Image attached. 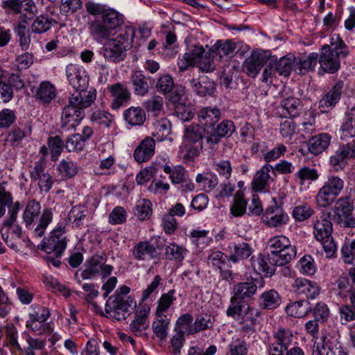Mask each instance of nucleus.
<instances>
[{"mask_svg": "<svg viewBox=\"0 0 355 355\" xmlns=\"http://www.w3.org/2000/svg\"><path fill=\"white\" fill-rule=\"evenodd\" d=\"M66 74L70 85L76 91L69 98L62 114V128L75 129L85 116L84 109L89 107L96 98V90L86 91L89 76L83 67L70 64L66 68Z\"/></svg>", "mask_w": 355, "mask_h": 355, "instance_id": "nucleus-1", "label": "nucleus"}, {"mask_svg": "<svg viewBox=\"0 0 355 355\" xmlns=\"http://www.w3.org/2000/svg\"><path fill=\"white\" fill-rule=\"evenodd\" d=\"M135 31L132 27H125L114 38L108 39L101 49L103 57L115 63L123 61L127 51L132 47Z\"/></svg>", "mask_w": 355, "mask_h": 355, "instance_id": "nucleus-2", "label": "nucleus"}, {"mask_svg": "<svg viewBox=\"0 0 355 355\" xmlns=\"http://www.w3.org/2000/svg\"><path fill=\"white\" fill-rule=\"evenodd\" d=\"M348 53L346 44L338 35L331 37V46L326 44L320 49L318 60L320 69L325 73L337 72L340 67V58H345Z\"/></svg>", "mask_w": 355, "mask_h": 355, "instance_id": "nucleus-3", "label": "nucleus"}, {"mask_svg": "<svg viewBox=\"0 0 355 355\" xmlns=\"http://www.w3.org/2000/svg\"><path fill=\"white\" fill-rule=\"evenodd\" d=\"M65 226L59 225L52 230L47 238L42 240L38 249L47 254L45 259L53 266H60V259L67 248V237L64 235Z\"/></svg>", "mask_w": 355, "mask_h": 355, "instance_id": "nucleus-4", "label": "nucleus"}, {"mask_svg": "<svg viewBox=\"0 0 355 355\" xmlns=\"http://www.w3.org/2000/svg\"><path fill=\"white\" fill-rule=\"evenodd\" d=\"M207 137V129L199 125H190L185 128L183 142L180 147L179 153L186 162L197 157L202 150V140Z\"/></svg>", "mask_w": 355, "mask_h": 355, "instance_id": "nucleus-5", "label": "nucleus"}, {"mask_svg": "<svg viewBox=\"0 0 355 355\" xmlns=\"http://www.w3.org/2000/svg\"><path fill=\"white\" fill-rule=\"evenodd\" d=\"M345 187V181L338 175H329L322 186L319 189L315 203L320 208H327L336 201Z\"/></svg>", "mask_w": 355, "mask_h": 355, "instance_id": "nucleus-6", "label": "nucleus"}, {"mask_svg": "<svg viewBox=\"0 0 355 355\" xmlns=\"http://www.w3.org/2000/svg\"><path fill=\"white\" fill-rule=\"evenodd\" d=\"M136 307V302L131 297H124L120 294L110 296L105 303V312L116 320L126 319Z\"/></svg>", "mask_w": 355, "mask_h": 355, "instance_id": "nucleus-7", "label": "nucleus"}, {"mask_svg": "<svg viewBox=\"0 0 355 355\" xmlns=\"http://www.w3.org/2000/svg\"><path fill=\"white\" fill-rule=\"evenodd\" d=\"M107 255L104 253L101 254H95L87 259L85 263V269L81 272V277L84 279H91L97 275H101L102 279L110 276L114 268L112 266L106 264Z\"/></svg>", "mask_w": 355, "mask_h": 355, "instance_id": "nucleus-8", "label": "nucleus"}, {"mask_svg": "<svg viewBox=\"0 0 355 355\" xmlns=\"http://www.w3.org/2000/svg\"><path fill=\"white\" fill-rule=\"evenodd\" d=\"M354 204L350 197L345 196L338 198L333 207L334 218L341 227L354 228L355 214Z\"/></svg>", "mask_w": 355, "mask_h": 355, "instance_id": "nucleus-9", "label": "nucleus"}, {"mask_svg": "<svg viewBox=\"0 0 355 355\" xmlns=\"http://www.w3.org/2000/svg\"><path fill=\"white\" fill-rule=\"evenodd\" d=\"M290 261L279 257L275 253H268L267 256L259 254L257 259L251 258L252 267L254 270L261 274L272 276L275 274L277 266H283Z\"/></svg>", "mask_w": 355, "mask_h": 355, "instance_id": "nucleus-10", "label": "nucleus"}, {"mask_svg": "<svg viewBox=\"0 0 355 355\" xmlns=\"http://www.w3.org/2000/svg\"><path fill=\"white\" fill-rule=\"evenodd\" d=\"M273 341L268 344V355H280L292 345L294 335L289 328L278 327L272 331Z\"/></svg>", "mask_w": 355, "mask_h": 355, "instance_id": "nucleus-11", "label": "nucleus"}, {"mask_svg": "<svg viewBox=\"0 0 355 355\" xmlns=\"http://www.w3.org/2000/svg\"><path fill=\"white\" fill-rule=\"evenodd\" d=\"M293 62L294 56L291 54L279 60L275 56L268 55V61L263 73V80L267 82L268 78L275 76L276 73L281 76H288L293 67Z\"/></svg>", "mask_w": 355, "mask_h": 355, "instance_id": "nucleus-12", "label": "nucleus"}, {"mask_svg": "<svg viewBox=\"0 0 355 355\" xmlns=\"http://www.w3.org/2000/svg\"><path fill=\"white\" fill-rule=\"evenodd\" d=\"M268 247L272 249L270 253H275L277 256L291 261L295 257L296 248L291 244V241L284 235L275 236L268 242Z\"/></svg>", "mask_w": 355, "mask_h": 355, "instance_id": "nucleus-13", "label": "nucleus"}, {"mask_svg": "<svg viewBox=\"0 0 355 355\" xmlns=\"http://www.w3.org/2000/svg\"><path fill=\"white\" fill-rule=\"evenodd\" d=\"M235 130L236 127L233 121L224 120L212 125L210 130L207 129L206 143L209 146H214L219 143L222 137H230Z\"/></svg>", "mask_w": 355, "mask_h": 355, "instance_id": "nucleus-14", "label": "nucleus"}, {"mask_svg": "<svg viewBox=\"0 0 355 355\" xmlns=\"http://www.w3.org/2000/svg\"><path fill=\"white\" fill-rule=\"evenodd\" d=\"M355 158V142L342 145L330 157V164L336 171H338L346 166L350 159Z\"/></svg>", "mask_w": 355, "mask_h": 355, "instance_id": "nucleus-15", "label": "nucleus"}, {"mask_svg": "<svg viewBox=\"0 0 355 355\" xmlns=\"http://www.w3.org/2000/svg\"><path fill=\"white\" fill-rule=\"evenodd\" d=\"M263 285L264 280L261 277L238 283L234 287L232 297L240 300L250 299L257 293V288L263 287Z\"/></svg>", "mask_w": 355, "mask_h": 355, "instance_id": "nucleus-16", "label": "nucleus"}, {"mask_svg": "<svg viewBox=\"0 0 355 355\" xmlns=\"http://www.w3.org/2000/svg\"><path fill=\"white\" fill-rule=\"evenodd\" d=\"M331 212H323L313 220V235L317 241H323L331 236L333 225L331 222Z\"/></svg>", "mask_w": 355, "mask_h": 355, "instance_id": "nucleus-17", "label": "nucleus"}, {"mask_svg": "<svg viewBox=\"0 0 355 355\" xmlns=\"http://www.w3.org/2000/svg\"><path fill=\"white\" fill-rule=\"evenodd\" d=\"M268 61V55L266 52L253 51L243 63V70L251 77H255L261 67Z\"/></svg>", "mask_w": 355, "mask_h": 355, "instance_id": "nucleus-18", "label": "nucleus"}, {"mask_svg": "<svg viewBox=\"0 0 355 355\" xmlns=\"http://www.w3.org/2000/svg\"><path fill=\"white\" fill-rule=\"evenodd\" d=\"M108 90L112 98L110 105L112 110H119L130 100V92L128 87L120 83L110 86Z\"/></svg>", "mask_w": 355, "mask_h": 355, "instance_id": "nucleus-19", "label": "nucleus"}, {"mask_svg": "<svg viewBox=\"0 0 355 355\" xmlns=\"http://www.w3.org/2000/svg\"><path fill=\"white\" fill-rule=\"evenodd\" d=\"M150 311L149 306L145 304L135 312L134 320L130 324V329L135 336H141L142 331L149 327Z\"/></svg>", "mask_w": 355, "mask_h": 355, "instance_id": "nucleus-20", "label": "nucleus"}, {"mask_svg": "<svg viewBox=\"0 0 355 355\" xmlns=\"http://www.w3.org/2000/svg\"><path fill=\"white\" fill-rule=\"evenodd\" d=\"M344 83L342 80L338 81L334 86L322 97L319 102V107L323 112L331 110L339 101Z\"/></svg>", "mask_w": 355, "mask_h": 355, "instance_id": "nucleus-21", "label": "nucleus"}, {"mask_svg": "<svg viewBox=\"0 0 355 355\" xmlns=\"http://www.w3.org/2000/svg\"><path fill=\"white\" fill-rule=\"evenodd\" d=\"M263 220L270 227H277L286 224L288 220V216L275 203L266 209Z\"/></svg>", "mask_w": 355, "mask_h": 355, "instance_id": "nucleus-22", "label": "nucleus"}, {"mask_svg": "<svg viewBox=\"0 0 355 355\" xmlns=\"http://www.w3.org/2000/svg\"><path fill=\"white\" fill-rule=\"evenodd\" d=\"M293 287L297 295H302L311 299L315 298L320 291L315 282L304 278H297L294 281Z\"/></svg>", "mask_w": 355, "mask_h": 355, "instance_id": "nucleus-23", "label": "nucleus"}, {"mask_svg": "<svg viewBox=\"0 0 355 355\" xmlns=\"http://www.w3.org/2000/svg\"><path fill=\"white\" fill-rule=\"evenodd\" d=\"M155 141L150 137H146L137 147L134 157L137 162L148 161L155 153Z\"/></svg>", "mask_w": 355, "mask_h": 355, "instance_id": "nucleus-24", "label": "nucleus"}, {"mask_svg": "<svg viewBox=\"0 0 355 355\" xmlns=\"http://www.w3.org/2000/svg\"><path fill=\"white\" fill-rule=\"evenodd\" d=\"M331 137L327 133H320L311 137L308 141L309 151L318 155L324 151L329 146Z\"/></svg>", "mask_w": 355, "mask_h": 355, "instance_id": "nucleus-25", "label": "nucleus"}, {"mask_svg": "<svg viewBox=\"0 0 355 355\" xmlns=\"http://www.w3.org/2000/svg\"><path fill=\"white\" fill-rule=\"evenodd\" d=\"M161 248V246L155 245L148 241H141L134 247L132 254L137 260H144L146 254L149 255L151 259H154L159 255L157 248L160 249Z\"/></svg>", "mask_w": 355, "mask_h": 355, "instance_id": "nucleus-26", "label": "nucleus"}, {"mask_svg": "<svg viewBox=\"0 0 355 355\" xmlns=\"http://www.w3.org/2000/svg\"><path fill=\"white\" fill-rule=\"evenodd\" d=\"M89 30L93 39L99 43L108 39L112 33L101 19H97L90 22L89 24Z\"/></svg>", "mask_w": 355, "mask_h": 355, "instance_id": "nucleus-27", "label": "nucleus"}, {"mask_svg": "<svg viewBox=\"0 0 355 355\" xmlns=\"http://www.w3.org/2000/svg\"><path fill=\"white\" fill-rule=\"evenodd\" d=\"M281 107L283 110L282 114L284 116L295 118L301 114L303 105L300 98L289 96L281 101Z\"/></svg>", "mask_w": 355, "mask_h": 355, "instance_id": "nucleus-28", "label": "nucleus"}, {"mask_svg": "<svg viewBox=\"0 0 355 355\" xmlns=\"http://www.w3.org/2000/svg\"><path fill=\"white\" fill-rule=\"evenodd\" d=\"M31 133V128L27 125H14L8 132L6 141L12 147L20 146L21 141Z\"/></svg>", "mask_w": 355, "mask_h": 355, "instance_id": "nucleus-29", "label": "nucleus"}, {"mask_svg": "<svg viewBox=\"0 0 355 355\" xmlns=\"http://www.w3.org/2000/svg\"><path fill=\"white\" fill-rule=\"evenodd\" d=\"M149 80L150 78L146 76L141 71H135L130 77L134 93L138 96H144L147 94L149 89Z\"/></svg>", "mask_w": 355, "mask_h": 355, "instance_id": "nucleus-30", "label": "nucleus"}, {"mask_svg": "<svg viewBox=\"0 0 355 355\" xmlns=\"http://www.w3.org/2000/svg\"><path fill=\"white\" fill-rule=\"evenodd\" d=\"M204 53L205 49L202 46H194L192 49L184 54L180 71H184L189 67L196 65L204 58Z\"/></svg>", "mask_w": 355, "mask_h": 355, "instance_id": "nucleus-31", "label": "nucleus"}, {"mask_svg": "<svg viewBox=\"0 0 355 355\" xmlns=\"http://www.w3.org/2000/svg\"><path fill=\"white\" fill-rule=\"evenodd\" d=\"M193 91L200 96H211L215 90L214 83L207 77L200 80L191 79L190 80Z\"/></svg>", "mask_w": 355, "mask_h": 355, "instance_id": "nucleus-32", "label": "nucleus"}, {"mask_svg": "<svg viewBox=\"0 0 355 355\" xmlns=\"http://www.w3.org/2000/svg\"><path fill=\"white\" fill-rule=\"evenodd\" d=\"M272 169V166L265 164L257 172L252 182V188L255 191L261 192L266 189L270 179L269 172Z\"/></svg>", "mask_w": 355, "mask_h": 355, "instance_id": "nucleus-33", "label": "nucleus"}, {"mask_svg": "<svg viewBox=\"0 0 355 355\" xmlns=\"http://www.w3.org/2000/svg\"><path fill=\"white\" fill-rule=\"evenodd\" d=\"M40 209V203L35 199H32L27 202L23 212V220L26 227H31L35 219L38 217Z\"/></svg>", "mask_w": 355, "mask_h": 355, "instance_id": "nucleus-34", "label": "nucleus"}, {"mask_svg": "<svg viewBox=\"0 0 355 355\" xmlns=\"http://www.w3.org/2000/svg\"><path fill=\"white\" fill-rule=\"evenodd\" d=\"M234 252L230 255L229 260L233 263H237L239 260L248 258L252 250L248 243L242 241H235L233 243Z\"/></svg>", "mask_w": 355, "mask_h": 355, "instance_id": "nucleus-35", "label": "nucleus"}, {"mask_svg": "<svg viewBox=\"0 0 355 355\" xmlns=\"http://www.w3.org/2000/svg\"><path fill=\"white\" fill-rule=\"evenodd\" d=\"M236 49V44L230 40H226L224 42L218 41L210 49L212 57L218 56L221 59L223 56H232Z\"/></svg>", "mask_w": 355, "mask_h": 355, "instance_id": "nucleus-36", "label": "nucleus"}, {"mask_svg": "<svg viewBox=\"0 0 355 355\" xmlns=\"http://www.w3.org/2000/svg\"><path fill=\"white\" fill-rule=\"evenodd\" d=\"M281 302L279 295L274 289L264 292L259 298V305L263 309H275L280 305Z\"/></svg>", "mask_w": 355, "mask_h": 355, "instance_id": "nucleus-37", "label": "nucleus"}, {"mask_svg": "<svg viewBox=\"0 0 355 355\" xmlns=\"http://www.w3.org/2000/svg\"><path fill=\"white\" fill-rule=\"evenodd\" d=\"M311 306L307 300H299L288 304L286 308L288 315L295 318H303L311 311Z\"/></svg>", "mask_w": 355, "mask_h": 355, "instance_id": "nucleus-38", "label": "nucleus"}, {"mask_svg": "<svg viewBox=\"0 0 355 355\" xmlns=\"http://www.w3.org/2000/svg\"><path fill=\"white\" fill-rule=\"evenodd\" d=\"M155 315L156 319L152 324L153 333L160 340H165L168 336V325L171 320L167 315Z\"/></svg>", "mask_w": 355, "mask_h": 355, "instance_id": "nucleus-39", "label": "nucleus"}, {"mask_svg": "<svg viewBox=\"0 0 355 355\" xmlns=\"http://www.w3.org/2000/svg\"><path fill=\"white\" fill-rule=\"evenodd\" d=\"M125 121L131 125H141L146 120V113L139 107H130L123 112Z\"/></svg>", "mask_w": 355, "mask_h": 355, "instance_id": "nucleus-40", "label": "nucleus"}, {"mask_svg": "<svg viewBox=\"0 0 355 355\" xmlns=\"http://www.w3.org/2000/svg\"><path fill=\"white\" fill-rule=\"evenodd\" d=\"M100 19L112 32L123 24V16L111 8H108Z\"/></svg>", "mask_w": 355, "mask_h": 355, "instance_id": "nucleus-41", "label": "nucleus"}, {"mask_svg": "<svg viewBox=\"0 0 355 355\" xmlns=\"http://www.w3.org/2000/svg\"><path fill=\"white\" fill-rule=\"evenodd\" d=\"M341 138H351L355 136V107H352L345 115V119L340 128Z\"/></svg>", "mask_w": 355, "mask_h": 355, "instance_id": "nucleus-42", "label": "nucleus"}, {"mask_svg": "<svg viewBox=\"0 0 355 355\" xmlns=\"http://www.w3.org/2000/svg\"><path fill=\"white\" fill-rule=\"evenodd\" d=\"M247 200L241 190L236 191L234 196L233 203L230 207V212L235 217L243 216L246 211Z\"/></svg>", "mask_w": 355, "mask_h": 355, "instance_id": "nucleus-43", "label": "nucleus"}, {"mask_svg": "<svg viewBox=\"0 0 355 355\" xmlns=\"http://www.w3.org/2000/svg\"><path fill=\"white\" fill-rule=\"evenodd\" d=\"M35 96L40 101L49 103L55 96V89L49 82H42L37 89Z\"/></svg>", "mask_w": 355, "mask_h": 355, "instance_id": "nucleus-44", "label": "nucleus"}, {"mask_svg": "<svg viewBox=\"0 0 355 355\" xmlns=\"http://www.w3.org/2000/svg\"><path fill=\"white\" fill-rule=\"evenodd\" d=\"M214 322V318L209 314L198 315L193 324V328L189 329V333L197 334L201 331L211 329Z\"/></svg>", "mask_w": 355, "mask_h": 355, "instance_id": "nucleus-45", "label": "nucleus"}, {"mask_svg": "<svg viewBox=\"0 0 355 355\" xmlns=\"http://www.w3.org/2000/svg\"><path fill=\"white\" fill-rule=\"evenodd\" d=\"M220 116L221 112L216 107H205L200 111L199 114V117L205 121L206 129L209 130L220 119Z\"/></svg>", "mask_w": 355, "mask_h": 355, "instance_id": "nucleus-46", "label": "nucleus"}, {"mask_svg": "<svg viewBox=\"0 0 355 355\" xmlns=\"http://www.w3.org/2000/svg\"><path fill=\"white\" fill-rule=\"evenodd\" d=\"M55 21L48 16L42 15L32 23L31 30L33 33L41 34L49 31Z\"/></svg>", "mask_w": 355, "mask_h": 355, "instance_id": "nucleus-47", "label": "nucleus"}, {"mask_svg": "<svg viewBox=\"0 0 355 355\" xmlns=\"http://www.w3.org/2000/svg\"><path fill=\"white\" fill-rule=\"evenodd\" d=\"M58 171L63 178H72L78 172V164L71 160L62 159L58 166Z\"/></svg>", "mask_w": 355, "mask_h": 355, "instance_id": "nucleus-48", "label": "nucleus"}, {"mask_svg": "<svg viewBox=\"0 0 355 355\" xmlns=\"http://www.w3.org/2000/svg\"><path fill=\"white\" fill-rule=\"evenodd\" d=\"M175 293V290L172 289L161 295L157 302L158 305L156 309L155 315H159V316L166 315L164 313L176 300V297L174 296Z\"/></svg>", "mask_w": 355, "mask_h": 355, "instance_id": "nucleus-49", "label": "nucleus"}, {"mask_svg": "<svg viewBox=\"0 0 355 355\" xmlns=\"http://www.w3.org/2000/svg\"><path fill=\"white\" fill-rule=\"evenodd\" d=\"M187 253L186 248L173 243H170L165 249V256L168 260L182 261Z\"/></svg>", "mask_w": 355, "mask_h": 355, "instance_id": "nucleus-50", "label": "nucleus"}, {"mask_svg": "<svg viewBox=\"0 0 355 355\" xmlns=\"http://www.w3.org/2000/svg\"><path fill=\"white\" fill-rule=\"evenodd\" d=\"M53 211L50 208L44 209L40 218L39 223L34 230L35 236L42 237L48 225L53 220Z\"/></svg>", "mask_w": 355, "mask_h": 355, "instance_id": "nucleus-51", "label": "nucleus"}, {"mask_svg": "<svg viewBox=\"0 0 355 355\" xmlns=\"http://www.w3.org/2000/svg\"><path fill=\"white\" fill-rule=\"evenodd\" d=\"M295 178L299 180L300 184L304 185L306 181H315L319 178V174L315 168L304 166L295 174Z\"/></svg>", "mask_w": 355, "mask_h": 355, "instance_id": "nucleus-52", "label": "nucleus"}, {"mask_svg": "<svg viewBox=\"0 0 355 355\" xmlns=\"http://www.w3.org/2000/svg\"><path fill=\"white\" fill-rule=\"evenodd\" d=\"M193 316L190 313H185L180 315L176 321L175 331H182L183 335H193L194 333H189V329L193 328Z\"/></svg>", "mask_w": 355, "mask_h": 355, "instance_id": "nucleus-53", "label": "nucleus"}, {"mask_svg": "<svg viewBox=\"0 0 355 355\" xmlns=\"http://www.w3.org/2000/svg\"><path fill=\"white\" fill-rule=\"evenodd\" d=\"M15 33L19 37V42L22 50H27L31 43L30 29L23 25H15Z\"/></svg>", "mask_w": 355, "mask_h": 355, "instance_id": "nucleus-54", "label": "nucleus"}, {"mask_svg": "<svg viewBox=\"0 0 355 355\" xmlns=\"http://www.w3.org/2000/svg\"><path fill=\"white\" fill-rule=\"evenodd\" d=\"M174 87L173 79L168 74L160 76L156 83L157 90L164 95L170 94Z\"/></svg>", "mask_w": 355, "mask_h": 355, "instance_id": "nucleus-55", "label": "nucleus"}, {"mask_svg": "<svg viewBox=\"0 0 355 355\" xmlns=\"http://www.w3.org/2000/svg\"><path fill=\"white\" fill-rule=\"evenodd\" d=\"M91 120L98 125H104L108 128L114 123V117L105 111L98 110L92 114Z\"/></svg>", "mask_w": 355, "mask_h": 355, "instance_id": "nucleus-56", "label": "nucleus"}, {"mask_svg": "<svg viewBox=\"0 0 355 355\" xmlns=\"http://www.w3.org/2000/svg\"><path fill=\"white\" fill-rule=\"evenodd\" d=\"M144 107L148 112L157 116L163 109V98L160 96H154L144 103Z\"/></svg>", "mask_w": 355, "mask_h": 355, "instance_id": "nucleus-57", "label": "nucleus"}, {"mask_svg": "<svg viewBox=\"0 0 355 355\" xmlns=\"http://www.w3.org/2000/svg\"><path fill=\"white\" fill-rule=\"evenodd\" d=\"M286 147L282 144H278L277 147H275L272 150L265 152L263 149H261V152L263 155V159L266 163H269L270 162H273L278 158H279L282 155H284L286 152Z\"/></svg>", "mask_w": 355, "mask_h": 355, "instance_id": "nucleus-58", "label": "nucleus"}, {"mask_svg": "<svg viewBox=\"0 0 355 355\" xmlns=\"http://www.w3.org/2000/svg\"><path fill=\"white\" fill-rule=\"evenodd\" d=\"M48 145L51 150L53 160L58 159L64 147V142L60 136H55L49 138Z\"/></svg>", "mask_w": 355, "mask_h": 355, "instance_id": "nucleus-59", "label": "nucleus"}, {"mask_svg": "<svg viewBox=\"0 0 355 355\" xmlns=\"http://www.w3.org/2000/svg\"><path fill=\"white\" fill-rule=\"evenodd\" d=\"M314 214V210L308 205L295 207L292 212L293 218L297 221H304Z\"/></svg>", "mask_w": 355, "mask_h": 355, "instance_id": "nucleus-60", "label": "nucleus"}, {"mask_svg": "<svg viewBox=\"0 0 355 355\" xmlns=\"http://www.w3.org/2000/svg\"><path fill=\"white\" fill-rule=\"evenodd\" d=\"M85 143L80 134H73L66 141L64 147L69 152L81 151L83 150Z\"/></svg>", "mask_w": 355, "mask_h": 355, "instance_id": "nucleus-61", "label": "nucleus"}, {"mask_svg": "<svg viewBox=\"0 0 355 355\" xmlns=\"http://www.w3.org/2000/svg\"><path fill=\"white\" fill-rule=\"evenodd\" d=\"M245 304L246 303L243 301L232 297L230 305L226 311L227 315L236 320L238 316H241V312H242Z\"/></svg>", "mask_w": 355, "mask_h": 355, "instance_id": "nucleus-62", "label": "nucleus"}, {"mask_svg": "<svg viewBox=\"0 0 355 355\" xmlns=\"http://www.w3.org/2000/svg\"><path fill=\"white\" fill-rule=\"evenodd\" d=\"M318 60V54L316 53H311L307 58L301 60L297 63L298 66L299 73H304L306 70L313 69Z\"/></svg>", "mask_w": 355, "mask_h": 355, "instance_id": "nucleus-63", "label": "nucleus"}, {"mask_svg": "<svg viewBox=\"0 0 355 355\" xmlns=\"http://www.w3.org/2000/svg\"><path fill=\"white\" fill-rule=\"evenodd\" d=\"M342 257L345 263L355 264V239L345 243L341 248Z\"/></svg>", "mask_w": 355, "mask_h": 355, "instance_id": "nucleus-64", "label": "nucleus"}]
</instances>
